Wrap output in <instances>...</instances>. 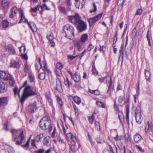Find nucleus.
<instances>
[{"label": "nucleus", "mask_w": 153, "mask_h": 153, "mask_svg": "<svg viewBox=\"0 0 153 153\" xmlns=\"http://www.w3.org/2000/svg\"><path fill=\"white\" fill-rule=\"evenodd\" d=\"M68 17L69 20L75 25L79 32H82L87 29L86 22L82 20L81 17L78 13H76L74 16H70Z\"/></svg>", "instance_id": "f257e3e1"}, {"label": "nucleus", "mask_w": 153, "mask_h": 153, "mask_svg": "<svg viewBox=\"0 0 153 153\" xmlns=\"http://www.w3.org/2000/svg\"><path fill=\"white\" fill-rule=\"evenodd\" d=\"M37 94L36 91L31 86H27L25 87L23 91L22 96L19 98L21 104L23 105L26 98L29 96Z\"/></svg>", "instance_id": "f03ea898"}, {"label": "nucleus", "mask_w": 153, "mask_h": 153, "mask_svg": "<svg viewBox=\"0 0 153 153\" xmlns=\"http://www.w3.org/2000/svg\"><path fill=\"white\" fill-rule=\"evenodd\" d=\"M51 120L49 116L46 115L43 117L39 123L40 127L44 130H46L51 125Z\"/></svg>", "instance_id": "7ed1b4c3"}, {"label": "nucleus", "mask_w": 153, "mask_h": 153, "mask_svg": "<svg viewBox=\"0 0 153 153\" xmlns=\"http://www.w3.org/2000/svg\"><path fill=\"white\" fill-rule=\"evenodd\" d=\"M74 28L71 25L67 24L65 25L63 28V31L65 34V36L69 39L74 36Z\"/></svg>", "instance_id": "20e7f679"}, {"label": "nucleus", "mask_w": 153, "mask_h": 153, "mask_svg": "<svg viewBox=\"0 0 153 153\" xmlns=\"http://www.w3.org/2000/svg\"><path fill=\"white\" fill-rule=\"evenodd\" d=\"M19 11H20V12L21 16V19L19 22V23H21L22 22H27L32 31L33 32L34 29H36V26L35 24L33 22H29L27 21V19L25 18L22 10L19 9Z\"/></svg>", "instance_id": "39448f33"}, {"label": "nucleus", "mask_w": 153, "mask_h": 153, "mask_svg": "<svg viewBox=\"0 0 153 153\" xmlns=\"http://www.w3.org/2000/svg\"><path fill=\"white\" fill-rule=\"evenodd\" d=\"M0 77L1 79L9 81L11 85L13 86L15 81L12 76L9 74L2 71H0Z\"/></svg>", "instance_id": "423d86ee"}, {"label": "nucleus", "mask_w": 153, "mask_h": 153, "mask_svg": "<svg viewBox=\"0 0 153 153\" xmlns=\"http://www.w3.org/2000/svg\"><path fill=\"white\" fill-rule=\"evenodd\" d=\"M13 140L16 142L15 144L17 145H19L25 142V139L23 131L21 132L18 137H16L14 138Z\"/></svg>", "instance_id": "0eeeda50"}, {"label": "nucleus", "mask_w": 153, "mask_h": 153, "mask_svg": "<svg viewBox=\"0 0 153 153\" xmlns=\"http://www.w3.org/2000/svg\"><path fill=\"white\" fill-rule=\"evenodd\" d=\"M135 117L136 122L138 124L141 123L143 118L141 115V111L139 108H136L135 110Z\"/></svg>", "instance_id": "6e6552de"}, {"label": "nucleus", "mask_w": 153, "mask_h": 153, "mask_svg": "<svg viewBox=\"0 0 153 153\" xmlns=\"http://www.w3.org/2000/svg\"><path fill=\"white\" fill-rule=\"evenodd\" d=\"M35 66L36 69L38 71L41 68L44 71H45L47 69V63L45 61H43L42 63H36Z\"/></svg>", "instance_id": "1a4fd4ad"}, {"label": "nucleus", "mask_w": 153, "mask_h": 153, "mask_svg": "<svg viewBox=\"0 0 153 153\" xmlns=\"http://www.w3.org/2000/svg\"><path fill=\"white\" fill-rule=\"evenodd\" d=\"M102 13L100 14L95 17L89 18L88 20L90 26H91L94 24L102 17Z\"/></svg>", "instance_id": "9d476101"}, {"label": "nucleus", "mask_w": 153, "mask_h": 153, "mask_svg": "<svg viewBox=\"0 0 153 153\" xmlns=\"http://www.w3.org/2000/svg\"><path fill=\"white\" fill-rule=\"evenodd\" d=\"M73 43L74 46L76 50L78 51H80L82 45V44L80 41L78 40H74Z\"/></svg>", "instance_id": "9b49d317"}, {"label": "nucleus", "mask_w": 153, "mask_h": 153, "mask_svg": "<svg viewBox=\"0 0 153 153\" xmlns=\"http://www.w3.org/2000/svg\"><path fill=\"white\" fill-rule=\"evenodd\" d=\"M36 105V103L35 102H33L32 104H30L28 107L29 111L32 113H34L37 109Z\"/></svg>", "instance_id": "f8f14e48"}, {"label": "nucleus", "mask_w": 153, "mask_h": 153, "mask_svg": "<svg viewBox=\"0 0 153 153\" xmlns=\"http://www.w3.org/2000/svg\"><path fill=\"white\" fill-rule=\"evenodd\" d=\"M27 83V82L26 81L24 83L22 86L21 87L19 90H18V88L17 87H16L14 88L13 91L15 95H18L19 98H20V92L21 89L24 86H26Z\"/></svg>", "instance_id": "ddd939ff"}, {"label": "nucleus", "mask_w": 153, "mask_h": 153, "mask_svg": "<svg viewBox=\"0 0 153 153\" xmlns=\"http://www.w3.org/2000/svg\"><path fill=\"white\" fill-rule=\"evenodd\" d=\"M7 85L3 82H0V93H4L6 92L7 90Z\"/></svg>", "instance_id": "4468645a"}, {"label": "nucleus", "mask_w": 153, "mask_h": 153, "mask_svg": "<svg viewBox=\"0 0 153 153\" xmlns=\"http://www.w3.org/2000/svg\"><path fill=\"white\" fill-rule=\"evenodd\" d=\"M8 100L6 97L0 98V108L4 107L7 104Z\"/></svg>", "instance_id": "2eb2a0df"}, {"label": "nucleus", "mask_w": 153, "mask_h": 153, "mask_svg": "<svg viewBox=\"0 0 153 153\" xmlns=\"http://www.w3.org/2000/svg\"><path fill=\"white\" fill-rule=\"evenodd\" d=\"M17 8L16 7H14L11 9L9 13V17L12 19L16 16L17 13Z\"/></svg>", "instance_id": "dca6fc26"}, {"label": "nucleus", "mask_w": 153, "mask_h": 153, "mask_svg": "<svg viewBox=\"0 0 153 153\" xmlns=\"http://www.w3.org/2000/svg\"><path fill=\"white\" fill-rule=\"evenodd\" d=\"M20 61L19 60L18 61L14 60H12L10 64V67H13L14 68L19 69L20 68Z\"/></svg>", "instance_id": "f3484780"}, {"label": "nucleus", "mask_w": 153, "mask_h": 153, "mask_svg": "<svg viewBox=\"0 0 153 153\" xmlns=\"http://www.w3.org/2000/svg\"><path fill=\"white\" fill-rule=\"evenodd\" d=\"M145 131L146 133H149L150 132H153V126L151 123H150L149 122H148L147 124L145 127Z\"/></svg>", "instance_id": "a211bd4d"}, {"label": "nucleus", "mask_w": 153, "mask_h": 153, "mask_svg": "<svg viewBox=\"0 0 153 153\" xmlns=\"http://www.w3.org/2000/svg\"><path fill=\"white\" fill-rule=\"evenodd\" d=\"M10 2L7 0H2L1 5L4 10H6L8 8Z\"/></svg>", "instance_id": "6ab92c4d"}, {"label": "nucleus", "mask_w": 153, "mask_h": 153, "mask_svg": "<svg viewBox=\"0 0 153 153\" xmlns=\"http://www.w3.org/2000/svg\"><path fill=\"white\" fill-rule=\"evenodd\" d=\"M125 103V97L123 96H120L118 98V103L119 105L123 106Z\"/></svg>", "instance_id": "aec40b11"}, {"label": "nucleus", "mask_w": 153, "mask_h": 153, "mask_svg": "<svg viewBox=\"0 0 153 153\" xmlns=\"http://www.w3.org/2000/svg\"><path fill=\"white\" fill-rule=\"evenodd\" d=\"M110 78V81H108V82H107V83H108L109 84L108 90L107 91V92L108 93H111V92L113 91V88L112 86V78L110 76L109 77Z\"/></svg>", "instance_id": "412c9836"}, {"label": "nucleus", "mask_w": 153, "mask_h": 153, "mask_svg": "<svg viewBox=\"0 0 153 153\" xmlns=\"http://www.w3.org/2000/svg\"><path fill=\"white\" fill-rule=\"evenodd\" d=\"M30 70V66L28 65L27 61H25L24 65V71L25 73L29 72Z\"/></svg>", "instance_id": "4be33fe9"}, {"label": "nucleus", "mask_w": 153, "mask_h": 153, "mask_svg": "<svg viewBox=\"0 0 153 153\" xmlns=\"http://www.w3.org/2000/svg\"><path fill=\"white\" fill-rule=\"evenodd\" d=\"M76 145H78L76 144H73L70 146V152H72L73 153L75 152L76 151L79 149V147H77Z\"/></svg>", "instance_id": "5701e85b"}, {"label": "nucleus", "mask_w": 153, "mask_h": 153, "mask_svg": "<svg viewBox=\"0 0 153 153\" xmlns=\"http://www.w3.org/2000/svg\"><path fill=\"white\" fill-rule=\"evenodd\" d=\"M143 139L141 136L138 134H136L135 135L134 138V141L136 143H138Z\"/></svg>", "instance_id": "b1692460"}, {"label": "nucleus", "mask_w": 153, "mask_h": 153, "mask_svg": "<svg viewBox=\"0 0 153 153\" xmlns=\"http://www.w3.org/2000/svg\"><path fill=\"white\" fill-rule=\"evenodd\" d=\"M111 132H114L116 134V136L114 137V139L116 141H120L123 138V137L121 136H118L117 134V131L116 130H111Z\"/></svg>", "instance_id": "393cba45"}, {"label": "nucleus", "mask_w": 153, "mask_h": 153, "mask_svg": "<svg viewBox=\"0 0 153 153\" xmlns=\"http://www.w3.org/2000/svg\"><path fill=\"white\" fill-rule=\"evenodd\" d=\"M151 73L150 72L146 70H145V75L146 77V80L148 82L150 81L151 77H150Z\"/></svg>", "instance_id": "a878e982"}, {"label": "nucleus", "mask_w": 153, "mask_h": 153, "mask_svg": "<svg viewBox=\"0 0 153 153\" xmlns=\"http://www.w3.org/2000/svg\"><path fill=\"white\" fill-rule=\"evenodd\" d=\"M88 36L86 33L83 34L81 36L80 41L82 43H84L88 39Z\"/></svg>", "instance_id": "bb28decb"}, {"label": "nucleus", "mask_w": 153, "mask_h": 153, "mask_svg": "<svg viewBox=\"0 0 153 153\" xmlns=\"http://www.w3.org/2000/svg\"><path fill=\"white\" fill-rule=\"evenodd\" d=\"M5 49L6 51L11 53L12 54H14L15 51L12 46H6Z\"/></svg>", "instance_id": "cd10ccee"}, {"label": "nucleus", "mask_w": 153, "mask_h": 153, "mask_svg": "<svg viewBox=\"0 0 153 153\" xmlns=\"http://www.w3.org/2000/svg\"><path fill=\"white\" fill-rule=\"evenodd\" d=\"M59 11L61 13L64 14H66L67 13V10L65 7L62 6H59Z\"/></svg>", "instance_id": "c85d7f7f"}, {"label": "nucleus", "mask_w": 153, "mask_h": 153, "mask_svg": "<svg viewBox=\"0 0 153 153\" xmlns=\"http://www.w3.org/2000/svg\"><path fill=\"white\" fill-rule=\"evenodd\" d=\"M129 106H127L126 108V120L127 122V123L128 125H129Z\"/></svg>", "instance_id": "c756f323"}, {"label": "nucleus", "mask_w": 153, "mask_h": 153, "mask_svg": "<svg viewBox=\"0 0 153 153\" xmlns=\"http://www.w3.org/2000/svg\"><path fill=\"white\" fill-rule=\"evenodd\" d=\"M74 81L76 82H78L80 80V77L79 75L77 74L76 73H75L74 75L73 76V78Z\"/></svg>", "instance_id": "7c9ffc66"}, {"label": "nucleus", "mask_w": 153, "mask_h": 153, "mask_svg": "<svg viewBox=\"0 0 153 153\" xmlns=\"http://www.w3.org/2000/svg\"><path fill=\"white\" fill-rule=\"evenodd\" d=\"M57 140L60 144H63L65 146L66 145V143L64 141L63 139L59 135L57 137Z\"/></svg>", "instance_id": "2f4dec72"}, {"label": "nucleus", "mask_w": 153, "mask_h": 153, "mask_svg": "<svg viewBox=\"0 0 153 153\" xmlns=\"http://www.w3.org/2000/svg\"><path fill=\"white\" fill-rule=\"evenodd\" d=\"M56 89L58 91H60L62 90L61 84L59 81L57 82L56 81Z\"/></svg>", "instance_id": "473e14b6"}, {"label": "nucleus", "mask_w": 153, "mask_h": 153, "mask_svg": "<svg viewBox=\"0 0 153 153\" xmlns=\"http://www.w3.org/2000/svg\"><path fill=\"white\" fill-rule=\"evenodd\" d=\"M149 33V30H148L147 31L146 37L148 40L149 45L151 46V44L150 42V38H152L151 33Z\"/></svg>", "instance_id": "72a5a7b5"}, {"label": "nucleus", "mask_w": 153, "mask_h": 153, "mask_svg": "<svg viewBox=\"0 0 153 153\" xmlns=\"http://www.w3.org/2000/svg\"><path fill=\"white\" fill-rule=\"evenodd\" d=\"M43 144L46 146H48L50 143V140L48 137H46L44 138L43 140Z\"/></svg>", "instance_id": "f704fd0d"}, {"label": "nucleus", "mask_w": 153, "mask_h": 153, "mask_svg": "<svg viewBox=\"0 0 153 153\" xmlns=\"http://www.w3.org/2000/svg\"><path fill=\"white\" fill-rule=\"evenodd\" d=\"M2 23V26L4 28H7L9 25V22L7 20L3 21Z\"/></svg>", "instance_id": "c9c22d12"}, {"label": "nucleus", "mask_w": 153, "mask_h": 153, "mask_svg": "<svg viewBox=\"0 0 153 153\" xmlns=\"http://www.w3.org/2000/svg\"><path fill=\"white\" fill-rule=\"evenodd\" d=\"M74 100L76 103L78 105L81 102L80 98L77 96L74 97Z\"/></svg>", "instance_id": "e433bc0d"}, {"label": "nucleus", "mask_w": 153, "mask_h": 153, "mask_svg": "<svg viewBox=\"0 0 153 153\" xmlns=\"http://www.w3.org/2000/svg\"><path fill=\"white\" fill-rule=\"evenodd\" d=\"M96 104L99 107L103 108H105V104L101 101H97L96 102Z\"/></svg>", "instance_id": "4c0bfd02"}, {"label": "nucleus", "mask_w": 153, "mask_h": 153, "mask_svg": "<svg viewBox=\"0 0 153 153\" xmlns=\"http://www.w3.org/2000/svg\"><path fill=\"white\" fill-rule=\"evenodd\" d=\"M11 132L13 135L16 136L21 132L19 130H16L14 129H11Z\"/></svg>", "instance_id": "58836bf2"}, {"label": "nucleus", "mask_w": 153, "mask_h": 153, "mask_svg": "<svg viewBox=\"0 0 153 153\" xmlns=\"http://www.w3.org/2000/svg\"><path fill=\"white\" fill-rule=\"evenodd\" d=\"M95 128L98 131H100L101 130V128L100 127V123L96 121L95 123Z\"/></svg>", "instance_id": "ea45409f"}, {"label": "nucleus", "mask_w": 153, "mask_h": 153, "mask_svg": "<svg viewBox=\"0 0 153 153\" xmlns=\"http://www.w3.org/2000/svg\"><path fill=\"white\" fill-rule=\"evenodd\" d=\"M45 73H41L39 74L38 75V78L41 80H43L45 78Z\"/></svg>", "instance_id": "a19ab883"}, {"label": "nucleus", "mask_w": 153, "mask_h": 153, "mask_svg": "<svg viewBox=\"0 0 153 153\" xmlns=\"http://www.w3.org/2000/svg\"><path fill=\"white\" fill-rule=\"evenodd\" d=\"M43 137V134H40L39 135H37L36 137V142L39 143L42 140V139Z\"/></svg>", "instance_id": "79ce46f5"}, {"label": "nucleus", "mask_w": 153, "mask_h": 153, "mask_svg": "<svg viewBox=\"0 0 153 153\" xmlns=\"http://www.w3.org/2000/svg\"><path fill=\"white\" fill-rule=\"evenodd\" d=\"M56 66L57 69L59 70H61L62 68L63 65L61 63L58 62L56 64Z\"/></svg>", "instance_id": "37998d69"}, {"label": "nucleus", "mask_w": 153, "mask_h": 153, "mask_svg": "<svg viewBox=\"0 0 153 153\" xmlns=\"http://www.w3.org/2000/svg\"><path fill=\"white\" fill-rule=\"evenodd\" d=\"M71 139L73 141L74 143L75 144H76L78 145V143L77 142V140L76 137L74 135H73L71 137Z\"/></svg>", "instance_id": "c03bdc74"}, {"label": "nucleus", "mask_w": 153, "mask_h": 153, "mask_svg": "<svg viewBox=\"0 0 153 153\" xmlns=\"http://www.w3.org/2000/svg\"><path fill=\"white\" fill-rule=\"evenodd\" d=\"M47 37L49 41H52L53 39V34L52 33H50L47 36Z\"/></svg>", "instance_id": "a18cd8bd"}, {"label": "nucleus", "mask_w": 153, "mask_h": 153, "mask_svg": "<svg viewBox=\"0 0 153 153\" xmlns=\"http://www.w3.org/2000/svg\"><path fill=\"white\" fill-rule=\"evenodd\" d=\"M118 146L120 150H123L124 149V153H126L125 146L122 143L118 144Z\"/></svg>", "instance_id": "49530a36"}, {"label": "nucleus", "mask_w": 153, "mask_h": 153, "mask_svg": "<svg viewBox=\"0 0 153 153\" xmlns=\"http://www.w3.org/2000/svg\"><path fill=\"white\" fill-rule=\"evenodd\" d=\"M30 138L27 140L25 144L24 145H21L22 147L24 148H28L29 146V143L30 142Z\"/></svg>", "instance_id": "de8ad7c7"}, {"label": "nucleus", "mask_w": 153, "mask_h": 153, "mask_svg": "<svg viewBox=\"0 0 153 153\" xmlns=\"http://www.w3.org/2000/svg\"><path fill=\"white\" fill-rule=\"evenodd\" d=\"M56 97H57V100L58 103L61 106H62L63 105V103L62 100L58 96H56Z\"/></svg>", "instance_id": "09e8293b"}, {"label": "nucleus", "mask_w": 153, "mask_h": 153, "mask_svg": "<svg viewBox=\"0 0 153 153\" xmlns=\"http://www.w3.org/2000/svg\"><path fill=\"white\" fill-rule=\"evenodd\" d=\"M94 118L95 117L94 115H93L92 116L89 117L88 120L90 124H92L93 123Z\"/></svg>", "instance_id": "8fccbe9b"}, {"label": "nucleus", "mask_w": 153, "mask_h": 153, "mask_svg": "<svg viewBox=\"0 0 153 153\" xmlns=\"http://www.w3.org/2000/svg\"><path fill=\"white\" fill-rule=\"evenodd\" d=\"M38 6H36L34 8H33L32 7H31L30 11V12L31 13H32V12H36L38 10Z\"/></svg>", "instance_id": "3c124183"}, {"label": "nucleus", "mask_w": 153, "mask_h": 153, "mask_svg": "<svg viewBox=\"0 0 153 153\" xmlns=\"http://www.w3.org/2000/svg\"><path fill=\"white\" fill-rule=\"evenodd\" d=\"M46 97L47 98L48 102L49 103L50 105H52L53 102L51 99V97H50V95H49V96H48V95H47L46 96Z\"/></svg>", "instance_id": "603ef678"}, {"label": "nucleus", "mask_w": 153, "mask_h": 153, "mask_svg": "<svg viewBox=\"0 0 153 153\" xmlns=\"http://www.w3.org/2000/svg\"><path fill=\"white\" fill-rule=\"evenodd\" d=\"M124 0H118L117 4L119 6H122L124 3Z\"/></svg>", "instance_id": "864d4df0"}, {"label": "nucleus", "mask_w": 153, "mask_h": 153, "mask_svg": "<svg viewBox=\"0 0 153 153\" xmlns=\"http://www.w3.org/2000/svg\"><path fill=\"white\" fill-rule=\"evenodd\" d=\"M79 56V55H78L76 56H73L72 55H68V58L71 60H73L76 57H78Z\"/></svg>", "instance_id": "5fc2aeb1"}, {"label": "nucleus", "mask_w": 153, "mask_h": 153, "mask_svg": "<svg viewBox=\"0 0 153 153\" xmlns=\"http://www.w3.org/2000/svg\"><path fill=\"white\" fill-rule=\"evenodd\" d=\"M56 131V128L55 127H54L53 129V131L52 132V134H51V137L53 138H54L55 137Z\"/></svg>", "instance_id": "6e6d98bb"}, {"label": "nucleus", "mask_w": 153, "mask_h": 153, "mask_svg": "<svg viewBox=\"0 0 153 153\" xmlns=\"http://www.w3.org/2000/svg\"><path fill=\"white\" fill-rule=\"evenodd\" d=\"M143 10L141 9H138L135 14V15H140L143 12Z\"/></svg>", "instance_id": "4d7b16f0"}, {"label": "nucleus", "mask_w": 153, "mask_h": 153, "mask_svg": "<svg viewBox=\"0 0 153 153\" xmlns=\"http://www.w3.org/2000/svg\"><path fill=\"white\" fill-rule=\"evenodd\" d=\"M135 147L138 150H139L141 152H144V150L142 149V148L139 146L136 145H135Z\"/></svg>", "instance_id": "13d9d810"}, {"label": "nucleus", "mask_w": 153, "mask_h": 153, "mask_svg": "<svg viewBox=\"0 0 153 153\" xmlns=\"http://www.w3.org/2000/svg\"><path fill=\"white\" fill-rule=\"evenodd\" d=\"M137 34V30L136 28H134L132 31V34L133 36H135Z\"/></svg>", "instance_id": "bf43d9fd"}, {"label": "nucleus", "mask_w": 153, "mask_h": 153, "mask_svg": "<svg viewBox=\"0 0 153 153\" xmlns=\"http://www.w3.org/2000/svg\"><path fill=\"white\" fill-rule=\"evenodd\" d=\"M21 56L22 58L25 60H27L28 59V57L26 53L24 54H22Z\"/></svg>", "instance_id": "052dcab7"}, {"label": "nucleus", "mask_w": 153, "mask_h": 153, "mask_svg": "<svg viewBox=\"0 0 153 153\" xmlns=\"http://www.w3.org/2000/svg\"><path fill=\"white\" fill-rule=\"evenodd\" d=\"M64 83L65 85L67 86H69L70 84L68 79V78L66 79V80H65Z\"/></svg>", "instance_id": "680f3d73"}, {"label": "nucleus", "mask_w": 153, "mask_h": 153, "mask_svg": "<svg viewBox=\"0 0 153 153\" xmlns=\"http://www.w3.org/2000/svg\"><path fill=\"white\" fill-rule=\"evenodd\" d=\"M93 7H94V9L93 10H91L90 11V12L91 13H92V12H95L97 10V8L96 6L95 5V4L94 3H93Z\"/></svg>", "instance_id": "e2e57ef3"}, {"label": "nucleus", "mask_w": 153, "mask_h": 153, "mask_svg": "<svg viewBox=\"0 0 153 153\" xmlns=\"http://www.w3.org/2000/svg\"><path fill=\"white\" fill-rule=\"evenodd\" d=\"M23 50V52H25V51L26 50L25 47V46H22L19 48V51L20 52L22 53V51Z\"/></svg>", "instance_id": "0e129e2a"}, {"label": "nucleus", "mask_w": 153, "mask_h": 153, "mask_svg": "<svg viewBox=\"0 0 153 153\" xmlns=\"http://www.w3.org/2000/svg\"><path fill=\"white\" fill-rule=\"evenodd\" d=\"M92 71L93 73L94 74H98V72L96 71L95 68L94 67H93V68L92 69Z\"/></svg>", "instance_id": "69168bd1"}, {"label": "nucleus", "mask_w": 153, "mask_h": 153, "mask_svg": "<svg viewBox=\"0 0 153 153\" xmlns=\"http://www.w3.org/2000/svg\"><path fill=\"white\" fill-rule=\"evenodd\" d=\"M38 10L40 12H41L42 11L43 9V7L42 6H38Z\"/></svg>", "instance_id": "338daca9"}, {"label": "nucleus", "mask_w": 153, "mask_h": 153, "mask_svg": "<svg viewBox=\"0 0 153 153\" xmlns=\"http://www.w3.org/2000/svg\"><path fill=\"white\" fill-rule=\"evenodd\" d=\"M45 151L44 149H39L38 150L36 151L37 153H43Z\"/></svg>", "instance_id": "774afa93"}]
</instances>
